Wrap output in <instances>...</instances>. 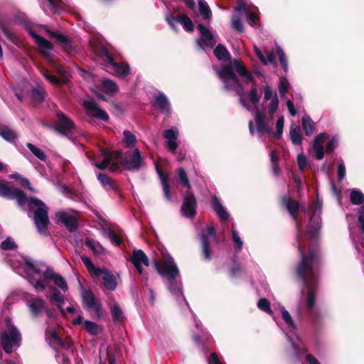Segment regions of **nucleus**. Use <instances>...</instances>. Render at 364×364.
Segmentation results:
<instances>
[{"label":"nucleus","instance_id":"nucleus-1","mask_svg":"<svg viewBox=\"0 0 364 364\" xmlns=\"http://www.w3.org/2000/svg\"><path fill=\"white\" fill-rule=\"evenodd\" d=\"M285 207L296 225V243L301 259L296 266V273L304 285L297 311L299 314L303 311L310 313L314 308L320 265L317 241L321 228V206Z\"/></svg>","mask_w":364,"mask_h":364},{"label":"nucleus","instance_id":"nucleus-2","mask_svg":"<svg viewBox=\"0 0 364 364\" xmlns=\"http://www.w3.org/2000/svg\"><path fill=\"white\" fill-rule=\"evenodd\" d=\"M234 68L243 79L245 82H252V74L248 71L244 64L239 60H234L231 63V67L223 66L217 74L223 81L224 87L228 90L235 91L240 95V103L249 111L255 112L256 130L257 132L264 134L272 132L274 114L279 107V99L276 92H274L271 87L266 85L263 87L264 92V111H260L257 107V103L260 99L255 86H252L248 95L243 94V88L235 75Z\"/></svg>","mask_w":364,"mask_h":364},{"label":"nucleus","instance_id":"nucleus-3","mask_svg":"<svg viewBox=\"0 0 364 364\" xmlns=\"http://www.w3.org/2000/svg\"><path fill=\"white\" fill-rule=\"evenodd\" d=\"M18 257L16 259H9L7 262L17 274L26 278L37 291H43L47 287L50 288L52 287L51 282L61 291H68L65 279L51 268L42 262L32 261L22 256Z\"/></svg>","mask_w":364,"mask_h":364},{"label":"nucleus","instance_id":"nucleus-4","mask_svg":"<svg viewBox=\"0 0 364 364\" xmlns=\"http://www.w3.org/2000/svg\"><path fill=\"white\" fill-rule=\"evenodd\" d=\"M90 159L92 164L99 169L107 168L110 171H117L119 167V163L129 170H138L143 165V158L138 149H135L129 157L124 159H122L119 151L101 149L95 159L90 158Z\"/></svg>","mask_w":364,"mask_h":364},{"label":"nucleus","instance_id":"nucleus-5","mask_svg":"<svg viewBox=\"0 0 364 364\" xmlns=\"http://www.w3.org/2000/svg\"><path fill=\"white\" fill-rule=\"evenodd\" d=\"M161 261L154 259V265L159 274L167 280L169 291L176 297L181 304H186L184 296L182 294L181 283L178 279L180 275L179 269L173 257L164 249H161Z\"/></svg>","mask_w":364,"mask_h":364},{"label":"nucleus","instance_id":"nucleus-6","mask_svg":"<svg viewBox=\"0 0 364 364\" xmlns=\"http://www.w3.org/2000/svg\"><path fill=\"white\" fill-rule=\"evenodd\" d=\"M0 341L2 348L6 353H11L19 347L21 335L9 319H6L1 329Z\"/></svg>","mask_w":364,"mask_h":364},{"label":"nucleus","instance_id":"nucleus-7","mask_svg":"<svg viewBox=\"0 0 364 364\" xmlns=\"http://www.w3.org/2000/svg\"><path fill=\"white\" fill-rule=\"evenodd\" d=\"M0 196L15 200L19 205H45L36 197L27 196L23 191L6 181H0Z\"/></svg>","mask_w":364,"mask_h":364},{"label":"nucleus","instance_id":"nucleus-8","mask_svg":"<svg viewBox=\"0 0 364 364\" xmlns=\"http://www.w3.org/2000/svg\"><path fill=\"white\" fill-rule=\"evenodd\" d=\"M279 311L285 325V329H283V331H285V334L289 338L296 355H299L301 353L306 352V350L301 346V341L297 334L296 325L289 311L283 306L279 307Z\"/></svg>","mask_w":364,"mask_h":364},{"label":"nucleus","instance_id":"nucleus-9","mask_svg":"<svg viewBox=\"0 0 364 364\" xmlns=\"http://www.w3.org/2000/svg\"><path fill=\"white\" fill-rule=\"evenodd\" d=\"M349 231L354 242L364 243V206H360L355 215H347Z\"/></svg>","mask_w":364,"mask_h":364},{"label":"nucleus","instance_id":"nucleus-10","mask_svg":"<svg viewBox=\"0 0 364 364\" xmlns=\"http://www.w3.org/2000/svg\"><path fill=\"white\" fill-rule=\"evenodd\" d=\"M91 46L92 47L95 53L102 58L105 63L106 68L109 70V72L113 73L114 75L119 77H125L129 74L130 70L129 65L126 63H115L105 47L102 46L95 47L92 44Z\"/></svg>","mask_w":364,"mask_h":364},{"label":"nucleus","instance_id":"nucleus-11","mask_svg":"<svg viewBox=\"0 0 364 364\" xmlns=\"http://www.w3.org/2000/svg\"><path fill=\"white\" fill-rule=\"evenodd\" d=\"M29 217H32L37 232L41 235H46L49 224L48 206H28L26 210Z\"/></svg>","mask_w":364,"mask_h":364},{"label":"nucleus","instance_id":"nucleus-12","mask_svg":"<svg viewBox=\"0 0 364 364\" xmlns=\"http://www.w3.org/2000/svg\"><path fill=\"white\" fill-rule=\"evenodd\" d=\"M203 255L205 259L210 260L212 257L210 245L215 241V230L212 227H207L200 235Z\"/></svg>","mask_w":364,"mask_h":364},{"label":"nucleus","instance_id":"nucleus-13","mask_svg":"<svg viewBox=\"0 0 364 364\" xmlns=\"http://www.w3.org/2000/svg\"><path fill=\"white\" fill-rule=\"evenodd\" d=\"M131 261L136 268L139 273L142 275L145 279H147L148 274L145 271L144 267H149V260L145 253L141 250H134Z\"/></svg>","mask_w":364,"mask_h":364},{"label":"nucleus","instance_id":"nucleus-14","mask_svg":"<svg viewBox=\"0 0 364 364\" xmlns=\"http://www.w3.org/2000/svg\"><path fill=\"white\" fill-rule=\"evenodd\" d=\"M55 221L58 225H64L70 232L75 231L78 226L77 218L63 211L56 213Z\"/></svg>","mask_w":364,"mask_h":364},{"label":"nucleus","instance_id":"nucleus-15","mask_svg":"<svg viewBox=\"0 0 364 364\" xmlns=\"http://www.w3.org/2000/svg\"><path fill=\"white\" fill-rule=\"evenodd\" d=\"M165 18L168 25L174 30L176 29L177 23H181L186 31H193V23L191 18L186 14H183L179 17H175L172 14H168L166 15Z\"/></svg>","mask_w":364,"mask_h":364},{"label":"nucleus","instance_id":"nucleus-16","mask_svg":"<svg viewBox=\"0 0 364 364\" xmlns=\"http://www.w3.org/2000/svg\"><path fill=\"white\" fill-rule=\"evenodd\" d=\"M198 28L201 34V38L197 41L198 46L204 50L207 47L212 48L215 44L212 32L202 24H198Z\"/></svg>","mask_w":364,"mask_h":364},{"label":"nucleus","instance_id":"nucleus-17","mask_svg":"<svg viewBox=\"0 0 364 364\" xmlns=\"http://www.w3.org/2000/svg\"><path fill=\"white\" fill-rule=\"evenodd\" d=\"M27 30L30 36L33 38L34 42L38 47L41 53L43 55H48L49 52L53 49V45L43 37L37 34V33L31 28L28 27Z\"/></svg>","mask_w":364,"mask_h":364},{"label":"nucleus","instance_id":"nucleus-18","mask_svg":"<svg viewBox=\"0 0 364 364\" xmlns=\"http://www.w3.org/2000/svg\"><path fill=\"white\" fill-rule=\"evenodd\" d=\"M57 117L58 121L55 129L65 135L71 133L75 128L73 122L62 112L57 113Z\"/></svg>","mask_w":364,"mask_h":364},{"label":"nucleus","instance_id":"nucleus-19","mask_svg":"<svg viewBox=\"0 0 364 364\" xmlns=\"http://www.w3.org/2000/svg\"><path fill=\"white\" fill-rule=\"evenodd\" d=\"M83 106L89 116L96 117L103 121L108 120V114L104 110L100 109L94 102L90 100L85 101Z\"/></svg>","mask_w":364,"mask_h":364},{"label":"nucleus","instance_id":"nucleus-20","mask_svg":"<svg viewBox=\"0 0 364 364\" xmlns=\"http://www.w3.org/2000/svg\"><path fill=\"white\" fill-rule=\"evenodd\" d=\"M98 218L100 220L99 225L103 235L109 238L112 243L119 245L121 242L120 237L109 228V223L107 220L101 215H99Z\"/></svg>","mask_w":364,"mask_h":364},{"label":"nucleus","instance_id":"nucleus-21","mask_svg":"<svg viewBox=\"0 0 364 364\" xmlns=\"http://www.w3.org/2000/svg\"><path fill=\"white\" fill-rule=\"evenodd\" d=\"M28 306L34 316H38L45 310L44 301L36 296L31 295L27 299Z\"/></svg>","mask_w":364,"mask_h":364},{"label":"nucleus","instance_id":"nucleus-22","mask_svg":"<svg viewBox=\"0 0 364 364\" xmlns=\"http://www.w3.org/2000/svg\"><path fill=\"white\" fill-rule=\"evenodd\" d=\"M178 136V131L176 128L167 129L164 132V137L166 140V146L172 153H176L178 147L177 139Z\"/></svg>","mask_w":364,"mask_h":364},{"label":"nucleus","instance_id":"nucleus-23","mask_svg":"<svg viewBox=\"0 0 364 364\" xmlns=\"http://www.w3.org/2000/svg\"><path fill=\"white\" fill-rule=\"evenodd\" d=\"M83 304L85 308L99 312L100 305L93 293L90 290H83L82 292Z\"/></svg>","mask_w":364,"mask_h":364},{"label":"nucleus","instance_id":"nucleus-24","mask_svg":"<svg viewBox=\"0 0 364 364\" xmlns=\"http://www.w3.org/2000/svg\"><path fill=\"white\" fill-rule=\"evenodd\" d=\"M326 136V133H320L314 141L313 150L315 152V158L318 160H321L324 156L323 142Z\"/></svg>","mask_w":364,"mask_h":364},{"label":"nucleus","instance_id":"nucleus-25","mask_svg":"<svg viewBox=\"0 0 364 364\" xmlns=\"http://www.w3.org/2000/svg\"><path fill=\"white\" fill-rule=\"evenodd\" d=\"M50 290L51 291V294L49 296L50 301L55 304L61 313L63 314H65L64 308L63 307V304L65 302L64 296L54 287H50Z\"/></svg>","mask_w":364,"mask_h":364},{"label":"nucleus","instance_id":"nucleus-26","mask_svg":"<svg viewBox=\"0 0 364 364\" xmlns=\"http://www.w3.org/2000/svg\"><path fill=\"white\" fill-rule=\"evenodd\" d=\"M97 277H102L105 285L107 289L109 290H114L117 287L116 279L114 276L107 270L102 269V272L99 274H95Z\"/></svg>","mask_w":364,"mask_h":364},{"label":"nucleus","instance_id":"nucleus-27","mask_svg":"<svg viewBox=\"0 0 364 364\" xmlns=\"http://www.w3.org/2000/svg\"><path fill=\"white\" fill-rule=\"evenodd\" d=\"M48 32L51 35L53 38L56 40V41L60 44L63 50L67 52H70L73 50L71 42L65 36L53 33L50 31H48Z\"/></svg>","mask_w":364,"mask_h":364},{"label":"nucleus","instance_id":"nucleus-28","mask_svg":"<svg viewBox=\"0 0 364 364\" xmlns=\"http://www.w3.org/2000/svg\"><path fill=\"white\" fill-rule=\"evenodd\" d=\"M254 50L256 55L263 65L272 64L275 61L276 56L274 52L265 51V57L262 52L256 46H254Z\"/></svg>","mask_w":364,"mask_h":364},{"label":"nucleus","instance_id":"nucleus-29","mask_svg":"<svg viewBox=\"0 0 364 364\" xmlns=\"http://www.w3.org/2000/svg\"><path fill=\"white\" fill-rule=\"evenodd\" d=\"M155 105L163 112H168L170 109V103L167 97L162 92L156 95Z\"/></svg>","mask_w":364,"mask_h":364},{"label":"nucleus","instance_id":"nucleus-30","mask_svg":"<svg viewBox=\"0 0 364 364\" xmlns=\"http://www.w3.org/2000/svg\"><path fill=\"white\" fill-rule=\"evenodd\" d=\"M47 339L51 346L54 348L64 346L63 341L59 338L55 331L47 329L46 331Z\"/></svg>","mask_w":364,"mask_h":364},{"label":"nucleus","instance_id":"nucleus-31","mask_svg":"<svg viewBox=\"0 0 364 364\" xmlns=\"http://www.w3.org/2000/svg\"><path fill=\"white\" fill-rule=\"evenodd\" d=\"M156 170L160 178L164 196L168 200H170L171 198V194L170 191V186L168 183L167 176L165 173H164L161 171H160L159 168H156Z\"/></svg>","mask_w":364,"mask_h":364},{"label":"nucleus","instance_id":"nucleus-32","mask_svg":"<svg viewBox=\"0 0 364 364\" xmlns=\"http://www.w3.org/2000/svg\"><path fill=\"white\" fill-rule=\"evenodd\" d=\"M302 128L306 135L309 136L314 133V122L309 116H304L302 117Z\"/></svg>","mask_w":364,"mask_h":364},{"label":"nucleus","instance_id":"nucleus-33","mask_svg":"<svg viewBox=\"0 0 364 364\" xmlns=\"http://www.w3.org/2000/svg\"><path fill=\"white\" fill-rule=\"evenodd\" d=\"M350 198L353 205H361L364 203V194L358 189L351 190Z\"/></svg>","mask_w":364,"mask_h":364},{"label":"nucleus","instance_id":"nucleus-34","mask_svg":"<svg viewBox=\"0 0 364 364\" xmlns=\"http://www.w3.org/2000/svg\"><path fill=\"white\" fill-rule=\"evenodd\" d=\"M199 11L204 19L210 20L212 16L211 10L208 5L207 2L204 0H198Z\"/></svg>","mask_w":364,"mask_h":364},{"label":"nucleus","instance_id":"nucleus-35","mask_svg":"<svg viewBox=\"0 0 364 364\" xmlns=\"http://www.w3.org/2000/svg\"><path fill=\"white\" fill-rule=\"evenodd\" d=\"M102 89L107 93H114L118 90V87L114 81L105 79L102 81Z\"/></svg>","mask_w":364,"mask_h":364},{"label":"nucleus","instance_id":"nucleus-36","mask_svg":"<svg viewBox=\"0 0 364 364\" xmlns=\"http://www.w3.org/2000/svg\"><path fill=\"white\" fill-rule=\"evenodd\" d=\"M103 186L106 189H116L117 185L114 181H112L109 176L105 174L100 173L97 176Z\"/></svg>","mask_w":364,"mask_h":364},{"label":"nucleus","instance_id":"nucleus-37","mask_svg":"<svg viewBox=\"0 0 364 364\" xmlns=\"http://www.w3.org/2000/svg\"><path fill=\"white\" fill-rule=\"evenodd\" d=\"M85 329L91 335L96 336L101 331V328L96 323L86 321L83 325Z\"/></svg>","mask_w":364,"mask_h":364},{"label":"nucleus","instance_id":"nucleus-38","mask_svg":"<svg viewBox=\"0 0 364 364\" xmlns=\"http://www.w3.org/2000/svg\"><path fill=\"white\" fill-rule=\"evenodd\" d=\"M289 134L294 144L300 145L301 144V134L299 127H291Z\"/></svg>","mask_w":364,"mask_h":364},{"label":"nucleus","instance_id":"nucleus-39","mask_svg":"<svg viewBox=\"0 0 364 364\" xmlns=\"http://www.w3.org/2000/svg\"><path fill=\"white\" fill-rule=\"evenodd\" d=\"M177 173L178 175L179 181L181 185L185 188L190 189L191 183L186 171L183 168L180 167L177 169Z\"/></svg>","mask_w":364,"mask_h":364},{"label":"nucleus","instance_id":"nucleus-40","mask_svg":"<svg viewBox=\"0 0 364 364\" xmlns=\"http://www.w3.org/2000/svg\"><path fill=\"white\" fill-rule=\"evenodd\" d=\"M82 261L90 274L95 275L102 272V269L95 267L87 257H82Z\"/></svg>","mask_w":364,"mask_h":364},{"label":"nucleus","instance_id":"nucleus-41","mask_svg":"<svg viewBox=\"0 0 364 364\" xmlns=\"http://www.w3.org/2000/svg\"><path fill=\"white\" fill-rule=\"evenodd\" d=\"M214 54L217 58L220 60L228 59L229 53L228 50L222 45L219 44L214 50Z\"/></svg>","mask_w":364,"mask_h":364},{"label":"nucleus","instance_id":"nucleus-42","mask_svg":"<svg viewBox=\"0 0 364 364\" xmlns=\"http://www.w3.org/2000/svg\"><path fill=\"white\" fill-rule=\"evenodd\" d=\"M9 177L11 178H14V179H16V181H18L21 186L28 188L31 191L35 192V190L33 188H31L28 180L27 178L23 177L22 176H21L18 173H12L9 176Z\"/></svg>","mask_w":364,"mask_h":364},{"label":"nucleus","instance_id":"nucleus-43","mask_svg":"<svg viewBox=\"0 0 364 364\" xmlns=\"http://www.w3.org/2000/svg\"><path fill=\"white\" fill-rule=\"evenodd\" d=\"M232 240L234 244V248L236 252H240L242 249L243 242L238 233L235 230H232Z\"/></svg>","mask_w":364,"mask_h":364},{"label":"nucleus","instance_id":"nucleus-44","mask_svg":"<svg viewBox=\"0 0 364 364\" xmlns=\"http://www.w3.org/2000/svg\"><path fill=\"white\" fill-rule=\"evenodd\" d=\"M0 136L8 141H12L16 138V133L7 127H0Z\"/></svg>","mask_w":364,"mask_h":364},{"label":"nucleus","instance_id":"nucleus-45","mask_svg":"<svg viewBox=\"0 0 364 364\" xmlns=\"http://www.w3.org/2000/svg\"><path fill=\"white\" fill-rule=\"evenodd\" d=\"M27 147L33 153V154L35 155L38 159H39L41 161H46V155L42 149L36 147V146L31 143L27 144Z\"/></svg>","mask_w":364,"mask_h":364},{"label":"nucleus","instance_id":"nucleus-46","mask_svg":"<svg viewBox=\"0 0 364 364\" xmlns=\"http://www.w3.org/2000/svg\"><path fill=\"white\" fill-rule=\"evenodd\" d=\"M43 75L48 81H49L51 84L55 85H60L62 84H65L66 82L65 79L57 77L56 76L53 75L48 71L45 72L43 73Z\"/></svg>","mask_w":364,"mask_h":364},{"label":"nucleus","instance_id":"nucleus-47","mask_svg":"<svg viewBox=\"0 0 364 364\" xmlns=\"http://www.w3.org/2000/svg\"><path fill=\"white\" fill-rule=\"evenodd\" d=\"M257 307L262 310V311L268 314L269 315H272L273 314V312L271 309V307H270V303L269 301L263 298V299H260L258 302H257Z\"/></svg>","mask_w":364,"mask_h":364},{"label":"nucleus","instance_id":"nucleus-48","mask_svg":"<svg viewBox=\"0 0 364 364\" xmlns=\"http://www.w3.org/2000/svg\"><path fill=\"white\" fill-rule=\"evenodd\" d=\"M284 118L283 116H280L276 122V129L277 131L275 132H270L269 134H272L275 137L280 138L283 133V129H284Z\"/></svg>","mask_w":364,"mask_h":364},{"label":"nucleus","instance_id":"nucleus-49","mask_svg":"<svg viewBox=\"0 0 364 364\" xmlns=\"http://www.w3.org/2000/svg\"><path fill=\"white\" fill-rule=\"evenodd\" d=\"M200 334H194L193 336V339L195 341V343L198 345L203 344V341H209L210 339V336L208 333V332L205 331L204 330L201 329Z\"/></svg>","mask_w":364,"mask_h":364},{"label":"nucleus","instance_id":"nucleus-50","mask_svg":"<svg viewBox=\"0 0 364 364\" xmlns=\"http://www.w3.org/2000/svg\"><path fill=\"white\" fill-rule=\"evenodd\" d=\"M123 134L124 136V141L126 147L129 148L134 146L136 141V139L134 134L129 131H124Z\"/></svg>","mask_w":364,"mask_h":364},{"label":"nucleus","instance_id":"nucleus-51","mask_svg":"<svg viewBox=\"0 0 364 364\" xmlns=\"http://www.w3.org/2000/svg\"><path fill=\"white\" fill-rule=\"evenodd\" d=\"M181 213L182 216L186 218H193L196 213V210L195 206H181Z\"/></svg>","mask_w":364,"mask_h":364},{"label":"nucleus","instance_id":"nucleus-52","mask_svg":"<svg viewBox=\"0 0 364 364\" xmlns=\"http://www.w3.org/2000/svg\"><path fill=\"white\" fill-rule=\"evenodd\" d=\"M0 247L1 249L4 250H9L16 249L17 247V245L11 237H8L1 243Z\"/></svg>","mask_w":364,"mask_h":364},{"label":"nucleus","instance_id":"nucleus-53","mask_svg":"<svg viewBox=\"0 0 364 364\" xmlns=\"http://www.w3.org/2000/svg\"><path fill=\"white\" fill-rule=\"evenodd\" d=\"M111 314L114 322L120 320L122 316V311L118 304H113L111 306Z\"/></svg>","mask_w":364,"mask_h":364},{"label":"nucleus","instance_id":"nucleus-54","mask_svg":"<svg viewBox=\"0 0 364 364\" xmlns=\"http://www.w3.org/2000/svg\"><path fill=\"white\" fill-rule=\"evenodd\" d=\"M214 211L222 220H226L229 218V214L224 206H214Z\"/></svg>","mask_w":364,"mask_h":364},{"label":"nucleus","instance_id":"nucleus-55","mask_svg":"<svg viewBox=\"0 0 364 364\" xmlns=\"http://www.w3.org/2000/svg\"><path fill=\"white\" fill-rule=\"evenodd\" d=\"M277 53L279 55L281 65H282L283 70H284V72L287 73L288 71L287 58L282 48H277Z\"/></svg>","mask_w":364,"mask_h":364},{"label":"nucleus","instance_id":"nucleus-56","mask_svg":"<svg viewBox=\"0 0 364 364\" xmlns=\"http://www.w3.org/2000/svg\"><path fill=\"white\" fill-rule=\"evenodd\" d=\"M289 87V82L288 80L285 77L281 78L279 83V90L282 96H285L288 91Z\"/></svg>","mask_w":364,"mask_h":364},{"label":"nucleus","instance_id":"nucleus-57","mask_svg":"<svg viewBox=\"0 0 364 364\" xmlns=\"http://www.w3.org/2000/svg\"><path fill=\"white\" fill-rule=\"evenodd\" d=\"M231 26L234 30H235L237 31L242 32L243 31V25H242V21L235 15H234L232 18Z\"/></svg>","mask_w":364,"mask_h":364},{"label":"nucleus","instance_id":"nucleus-58","mask_svg":"<svg viewBox=\"0 0 364 364\" xmlns=\"http://www.w3.org/2000/svg\"><path fill=\"white\" fill-rule=\"evenodd\" d=\"M85 244L88 247L92 249L95 254H99L102 250V246L99 243H96L90 240H86Z\"/></svg>","mask_w":364,"mask_h":364},{"label":"nucleus","instance_id":"nucleus-59","mask_svg":"<svg viewBox=\"0 0 364 364\" xmlns=\"http://www.w3.org/2000/svg\"><path fill=\"white\" fill-rule=\"evenodd\" d=\"M242 269L239 264H235L230 270V275L232 278L238 277L241 275Z\"/></svg>","mask_w":364,"mask_h":364},{"label":"nucleus","instance_id":"nucleus-60","mask_svg":"<svg viewBox=\"0 0 364 364\" xmlns=\"http://www.w3.org/2000/svg\"><path fill=\"white\" fill-rule=\"evenodd\" d=\"M297 163L299 168L303 171L307 166L306 157L303 154H299L297 156Z\"/></svg>","mask_w":364,"mask_h":364},{"label":"nucleus","instance_id":"nucleus-61","mask_svg":"<svg viewBox=\"0 0 364 364\" xmlns=\"http://www.w3.org/2000/svg\"><path fill=\"white\" fill-rule=\"evenodd\" d=\"M206 360L208 364H223L216 353H212Z\"/></svg>","mask_w":364,"mask_h":364},{"label":"nucleus","instance_id":"nucleus-62","mask_svg":"<svg viewBox=\"0 0 364 364\" xmlns=\"http://www.w3.org/2000/svg\"><path fill=\"white\" fill-rule=\"evenodd\" d=\"M235 11L242 12L245 15H246V12H250V11L246 7V3L245 2V0H238L237 4L235 8Z\"/></svg>","mask_w":364,"mask_h":364},{"label":"nucleus","instance_id":"nucleus-63","mask_svg":"<svg viewBox=\"0 0 364 364\" xmlns=\"http://www.w3.org/2000/svg\"><path fill=\"white\" fill-rule=\"evenodd\" d=\"M337 173L339 181H342L346 176V167L343 161L338 164Z\"/></svg>","mask_w":364,"mask_h":364},{"label":"nucleus","instance_id":"nucleus-64","mask_svg":"<svg viewBox=\"0 0 364 364\" xmlns=\"http://www.w3.org/2000/svg\"><path fill=\"white\" fill-rule=\"evenodd\" d=\"M338 140L336 137H333L331 139V140L328 142V144L326 146V153H331L333 151L336 147L337 146Z\"/></svg>","mask_w":364,"mask_h":364}]
</instances>
